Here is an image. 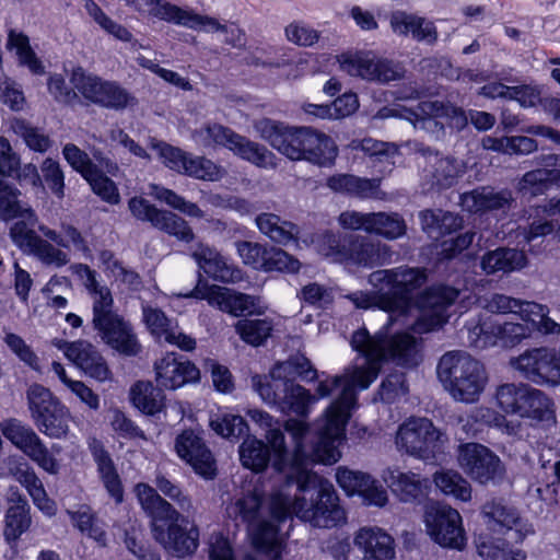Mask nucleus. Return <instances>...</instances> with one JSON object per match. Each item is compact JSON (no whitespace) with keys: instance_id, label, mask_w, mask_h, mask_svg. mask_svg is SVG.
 Returning <instances> with one entry per match:
<instances>
[{"instance_id":"nucleus-64","label":"nucleus","mask_w":560,"mask_h":560,"mask_svg":"<svg viewBox=\"0 0 560 560\" xmlns=\"http://www.w3.org/2000/svg\"><path fill=\"white\" fill-rule=\"evenodd\" d=\"M354 148L362 150L374 162L386 163L387 165H394V158L398 154L396 144L373 138L362 139Z\"/></svg>"},{"instance_id":"nucleus-1","label":"nucleus","mask_w":560,"mask_h":560,"mask_svg":"<svg viewBox=\"0 0 560 560\" xmlns=\"http://www.w3.org/2000/svg\"><path fill=\"white\" fill-rule=\"evenodd\" d=\"M246 415L265 431V438L275 455L272 467L287 475L288 483L296 485V492L293 495L283 492L273 494L271 511H280V515L285 516L289 510H293L296 517L318 528H332L346 524L347 513L339 503L332 483L310 468L313 462L322 460L316 458L314 452L318 438L311 453L305 448L304 440L308 425L298 419H288L284 422V429L294 443L293 454L289 457L280 420L260 409H248ZM317 425L320 428L322 419ZM317 430L318 434L319 429Z\"/></svg>"},{"instance_id":"nucleus-45","label":"nucleus","mask_w":560,"mask_h":560,"mask_svg":"<svg viewBox=\"0 0 560 560\" xmlns=\"http://www.w3.org/2000/svg\"><path fill=\"white\" fill-rule=\"evenodd\" d=\"M427 165L424 173L431 177L432 186L448 188L453 186L465 171L464 164L450 156H442L439 153H429L425 158Z\"/></svg>"},{"instance_id":"nucleus-38","label":"nucleus","mask_w":560,"mask_h":560,"mask_svg":"<svg viewBox=\"0 0 560 560\" xmlns=\"http://www.w3.org/2000/svg\"><path fill=\"white\" fill-rule=\"evenodd\" d=\"M10 475L23 486L33 500L35 506L45 515L51 516L56 512V505L47 495L42 480L33 467L26 462H20L9 468Z\"/></svg>"},{"instance_id":"nucleus-48","label":"nucleus","mask_w":560,"mask_h":560,"mask_svg":"<svg viewBox=\"0 0 560 560\" xmlns=\"http://www.w3.org/2000/svg\"><path fill=\"white\" fill-rule=\"evenodd\" d=\"M21 191L12 184L0 177V219L11 221L18 218L33 220L34 210L22 202L19 197Z\"/></svg>"},{"instance_id":"nucleus-56","label":"nucleus","mask_w":560,"mask_h":560,"mask_svg":"<svg viewBox=\"0 0 560 560\" xmlns=\"http://www.w3.org/2000/svg\"><path fill=\"white\" fill-rule=\"evenodd\" d=\"M435 486L446 495L467 502L471 499L470 483L455 470L436 471L433 477Z\"/></svg>"},{"instance_id":"nucleus-7","label":"nucleus","mask_w":560,"mask_h":560,"mask_svg":"<svg viewBox=\"0 0 560 560\" xmlns=\"http://www.w3.org/2000/svg\"><path fill=\"white\" fill-rule=\"evenodd\" d=\"M316 247L320 255L334 262L369 269L390 264L394 255L392 247L380 241L362 235L341 238L331 232L322 234Z\"/></svg>"},{"instance_id":"nucleus-2","label":"nucleus","mask_w":560,"mask_h":560,"mask_svg":"<svg viewBox=\"0 0 560 560\" xmlns=\"http://www.w3.org/2000/svg\"><path fill=\"white\" fill-rule=\"evenodd\" d=\"M351 347L364 362L348 368L341 376L319 382L316 389L318 397L325 398L341 388L340 396L329 406L322 419L318 442L314 450L316 458L328 465L337 463L341 457L339 446L345 440L351 410L357 405L355 389H366L377 378L383 361L389 360L397 365L413 366L421 359L418 339L406 334L386 339L383 331L372 336L365 328H361L353 332Z\"/></svg>"},{"instance_id":"nucleus-13","label":"nucleus","mask_w":560,"mask_h":560,"mask_svg":"<svg viewBox=\"0 0 560 560\" xmlns=\"http://www.w3.org/2000/svg\"><path fill=\"white\" fill-rule=\"evenodd\" d=\"M482 307L492 314L517 315L542 336H560V323L549 316L550 308L546 304L493 293L483 299Z\"/></svg>"},{"instance_id":"nucleus-16","label":"nucleus","mask_w":560,"mask_h":560,"mask_svg":"<svg viewBox=\"0 0 560 560\" xmlns=\"http://www.w3.org/2000/svg\"><path fill=\"white\" fill-rule=\"evenodd\" d=\"M0 430L7 440L43 470L50 475L59 472V462L30 425L19 419L10 418L0 423Z\"/></svg>"},{"instance_id":"nucleus-3","label":"nucleus","mask_w":560,"mask_h":560,"mask_svg":"<svg viewBox=\"0 0 560 560\" xmlns=\"http://www.w3.org/2000/svg\"><path fill=\"white\" fill-rule=\"evenodd\" d=\"M71 270L92 299V325L102 340L125 355L138 354L141 346L137 336L131 325L114 311L112 291L100 281L98 273L85 264H74Z\"/></svg>"},{"instance_id":"nucleus-37","label":"nucleus","mask_w":560,"mask_h":560,"mask_svg":"<svg viewBox=\"0 0 560 560\" xmlns=\"http://www.w3.org/2000/svg\"><path fill=\"white\" fill-rule=\"evenodd\" d=\"M389 24L393 32L399 36H409L417 42L433 44L438 40L434 23L423 16L395 11L390 14Z\"/></svg>"},{"instance_id":"nucleus-46","label":"nucleus","mask_w":560,"mask_h":560,"mask_svg":"<svg viewBox=\"0 0 560 560\" xmlns=\"http://www.w3.org/2000/svg\"><path fill=\"white\" fill-rule=\"evenodd\" d=\"M281 393L278 409L283 413L306 417L311 411V406L317 401V397L312 395L308 389L291 380H284Z\"/></svg>"},{"instance_id":"nucleus-10","label":"nucleus","mask_w":560,"mask_h":560,"mask_svg":"<svg viewBox=\"0 0 560 560\" xmlns=\"http://www.w3.org/2000/svg\"><path fill=\"white\" fill-rule=\"evenodd\" d=\"M26 398L31 417L43 434L50 439H62L68 434L70 411L48 388L33 384Z\"/></svg>"},{"instance_id":"nucleus-23","label":"nucleus","mask_w":560,"mask_h":560,"mask_svg":"<svg viewBox=\"0 0 560 560\" xmlns=\"http://www.w3.org/2000/svg\"><path fill=\"white\" fill-rule=\"evenodd\" d=\"M185 296L206 300L209 305L218 307L220 311L233 316H242L245 313H261L259 299L249 294L233 291L219 285H197Z\"/></svg>"},{"instance_id":"nucleus-63","label":"nucleus","mask_w":560,"mask_h":560,"mask_svg":"<svg viewBox=\"0 0 560 560\" xmlns=\"http://www.w3.org/2000/svg\"><path fill=\"white\" fill-rule=\"evenodd\" d=\"M336 480L348 495L359 494L361 497L363 491H366L368 487L372 485L371 475L347 467L337 468Z\"/></svg>"},{"instance_id":"nucleus-33","label":"nucleus","mask_w":560,"mask_h":560,"mask_svg":"<svg viewBox=\"0 0 560 560\" xmlns=\"http://www.w3.org/2000/svg\"><path fill=\"white\" fill-rule=\"evenodd\" d=\"M515 416L529 420L532 425L549 428L556 424L555 402L546 393L527 384Z\"/></svg>"},{"instance_id":"nucleus-34","label":"nucleus","mask_w":560,"mask_h":560,"mask_svg":"<svg viewBox=\"0 0 560 560\" xmlns=\"http://www.w3.org/2000/svg\"><path fill=\"white\" fill-rule=\"evenodd\" d=\"M515 416L529 420L532 425L549 428L556 424L555 402L546 393L527 384Z\"/></svg>"},{"instance_id":"nucleus-51","label":"nucleus","mask_w":560,"mask_h":560,"mask_svg":"<svg viewBox=\"0 0 560 560\" xmlns=\"http://www.w3.org/2000/svg\"><path fill=\"white\" fill-rule=\"evenodd\" d=\"M130 396L133 406L145 415L154 416L163 410L164 395L150 382H137Z\"/></svg>"},{"instance_id":"nucleus-5","label":"nucleus","mask_w":560,"mask_h":560,"mask_svg":"<svg viewBox=\"0 0 560 560\" xmlns=\"http://www.w3.org/2000/svg\"><path fill=\"white\" fill-rule=\"evenodd\" d=\"M428 276L424 269L400 266L392 269H380L369 276V283L386 292L380 298L381 306L387 316V324L380 330L386 339L393 337L388 334L389 326L405 318L411 306V294L427 282ZM401 332L394 334L400 335ZM411 336L410 334L405 332Z\"/></svg>"},{"instance_id":"nucleus-20","label":"nucleus","mask_w":560,"mask_h":560,"mask_svg":"<svg viewBox=\"0 0 560 560\" xmlns=\"http://www.w3.org/2000/svg\"><path fill=\"white\" fill-rule=\"evenodd\" d=\"M163 164L172 171L196 179L217 182L224 175V170L203 156H195L164 142L153 144Z\"/></svg>"},{"instance_id":"nucleus-11","label":"nucleus","mask_w":560,"mask_h":560,"mask_svg":"<svg viewBox=\"0 0 560 560\" xmlns=\"http://www.w3.org/2000/svg\"><path fill=\"white\" fill-rule=\"evenodd\" d=\"M192 138L202 147L222 145L258 167L275 165V155L267 148L248 140L222 125L208 124L196 130Z\"/></svg>"},{"instance_id":"nucleus-4","label":"nucleus","mask_w":560,"mask_h":560,"mask_svg":"<svg viewBox=\"0 0 560 560\" xmlns=\"http://www.w3.org/2000/svg\"><path fill=\"white\" fill-rule=\"evenodd\" d=\"M289 485L273 490L267 503L262 492L254 488L252 491L243 493L228 508L231 517L246 524L254 547L273 560L280 558L284 542V537L280 533V524L291 520L293 514L296 516V513L289 510L288 515L281 516L280 511L278 513L271 511V501L277 492L291 495L288 492Z\"/></svg>"},{"instance_id":"nucleus-31","label":"nucleus","mask_w":560,"mask_h":560,"mask_svg":"<svg viewBox=\"0 0 560 560\" xmlns=\"http://www.w3.org/2000/svg\"><path fill=\"white\" fill-rule=\"evenodd\" d=\"M191 257L198 267L214 280L237 283L244 278L242 269L230 264L214 247L207 244H197L191 252Z\"/></svg>"},{"instance_id":"nucleus-44","label":"nucleus","mask_w":560,"mask_h":560,"mask_svg":"<svg viewBox=\"0 0 560 560\" xmlns=\"http://www.w3.org/2000/svg\"><path fill=\"white\" fill-rule=\"evenodd\" d=\"M304 133L303 160L319 166L331 165L338 153L334 140L311 127H306Z\"/></svg>"},{"instance_id":"nucleus-25","label":"nucleus","mask_w":560,"mask_h":560,"mask_svg":"<svg viewBox=\"0 0 560 560\" xmlns=\"http://www.w3.org/2000/svg\"><path fill=\"white\" fill-rule=\"evenodd\" d=\"M175 451L198 476L206 480L215 478V459L202 438L195 431H183L175 440Z\"/></svg>"},{"instance_id":"nucleus-41","label":"nucleus","mask_w":560,"mask_h":560,"mask_svg":"<svg viewBox=\"0 0 560 560\" xmlns=\"http://www.w3.org/2000/svg\"><path fill=\"white\" fill-rule=\"evenodd\" d=\"M382 478L392 492L402 502L419 500L423 497L427 488V480L410 471L404 472L388 468L383 472Z\"/></svg>"},{"instance_id":"nucleus-43","label":"nucleus","mask_w":560,"mask_h":560,"mask_svg":"<svg viewBox=\"0 0 560 560\" xmlns=\"http://www.w3.org/2000/svg\"><path fill=\"white\" fill-rule=\"evenodd\" d=\"M527 264L528 260L523 250L499 247L487 252L481 257L480 267L486 275H495L522 270Z\"/></svg>"},{"instance_id":"nucleus-49","label":"nucleus","mask_w":560,"mask_h":560,"mask_svg":"<svg viewBox=\"0 0 560 560\" xmlns=\"http://www.w3.org/2000/svg\"><path fill=\"white\" fill-rule=\"evenodd\" d=\"M407 233L405 219L397 212H371L369 234L395 241Z\"/></svg>"},{"instance_id":"nucleus-22","label":"nucleus","mask_w":560,"mask_h":560,"mask_svg":"<svg viewBox=\"0 0 560 560\" xmlns=\"http://www.w3.org/2000/svg\"><path fill=\"white\" fill-rule=\"evenodd\" d=\"M139 5L147 8L150 15L173 23L176 25L185 26L195 31L205 32H225L226 26L221 24L217 19L201 15L192 10L183 9L176 4L165 0H138Z\"/></svg>"},{"instance_id":"nucleus-15","label":"nucleus","mask_w":560,"mask_h":560,"mask_svg":"<svg viewBox=\"0 0 560 560\" xmlns=\"http://www.w3.org/2000/svg\"><path fill=\"white\" fill-rule=\"evenodd\" d=\"M72 88L86 101L110 109H122L131 100L130 94L115 81L85 71L77 67L71 71Z\"/></svg>"},{"instance_id":"nucleus-59","label":"nucleus","mask_w":560,"mask_h":560,"mask_svg":"<svg viewBox=\"0 0 560 560\" xmlns=\"http://www.w3.org/2000/svg\"><path fill=\"white\" fill-rule=\"evenodd\" d=\"M559 179L560 170L537 168L524 174L518 183V188L524 195L538 196Z\"/></svg>"},{"instance_id":"nucleus-55","label":"nucleus","mask_w":560,"mask_h":560,"mask_svg":"<svg viewBox=\"0 0 560 560\" xmlns=\"http://www.w3.org/2000/svg\"><path fill=\"white\" fill-rule=\"evenodd\" d=\"M31 508L9 506L4 513L3 537L8 544H15L32 526Z\"/></svg>"},{"instance_id":"nucleus-42","label":"nucleus","mask_w":560,"mask_h":560,"mask_svg":"<svg viewBox=\"0 0 560 560\" xmlns=\"http://www.w3.org/2000/svg\"><path fill=\"white\" fill-rule=\"evenodd\" d=\"M327 185L337 192L348 194L360 199H383L380 178H363L350 174H340L328 178Z\"/></svg>"},{"instance_id":"nucleus-60","label":"nucleus","mask_w":560,"mask_h":560,"mask_svg":"<svg viewBox=\"0 0 560 560\" xmlns=\"http://www.w3.org/2000/svg\"><path fill=\"white\" fill-rule=\"evenodd\" d=\"M38 229L45 237L55 242L60 247H73L75 250L81 252L83 254L90 253V247L88 245L86 240L83 237L81 232L71 224H62L61 234L45 225H39Z\"/></svg>"},{"instance_id":"nucleus-27","label":"nucleus","mask_w":560,"mask_h":560,"mask_svg":"<svg viewBox=\"0 0 560 560\" xmlns=\"http://www.w3.org/2000/svg\"><path fill=\"white\" fill-rule=\"evenodd\" d=\"M451 116H458L462 122L466 121L457 108L446 105L439 101H424L417 105L415 109H407L405 118L409 120L416 129L425 130L440 139L444 136V124L442 119Z\"/></svg>"},{"instance_id":"nucleus-9","label":"nucleus","mask_w":560,"mask_h":560,"mask_svg":"<svg viewBox=\"0 0 560 560\" xmlns=\"http://www.w3.org/2000/svg\"><path fill=\"white\" fill-rule=\"evenodd\" d=\"M526 383H503L495 386L491 402L497 408L480 406L471 412V418L488 427L499 429L508 435H517L522 430V423L510 420L508 415L515 416L525 393Z\"/></svg>"},{"instance_id":"nucleus-58","label":"nucleus","mask_w":560,"mask_h":560,"mask_svg":"<svg viewBox=\"0 0 560 560\" xmlns=\"http://www.w3.org/2000/svg\"><path fill=\"white\" fill-rule=\"evenodd\" d=\"M270 375L275 380H291L293 382L295 376H301L305 381H314L317 372L306 358L295 357L277 363L270 371Z\"/></svg>"},{"instance_id":"nucleus-8","label":"nucleus","mask_w":560,"mask_h":560,"mask_svg":"<svg viewBox=\"0 0 560 560\" xmlns=\"http://www.w3.org/2000/svg\"><path fill=\"white\" fill-rule=\"evenodd\" d=\"M465 327L468 342L476 349L490 347L512 349L530 338L535 331L528 323L501 322L492 316H478L467 322Z\"/></svg>"},{"instance_id":"nucleus-14","label":"nucleus","mask_w":560,"mask_h":560,"mask_svg":"<svg viewBox=\"0 0 560 560\" xmlns=\"http://www.w3.org/2000/svg\"><path fill=\"white\" fill-rule=\"evenodd\" d=\"M340 69L347 74L370 82L388 83L400 80L404 69L372 50L347 51L338 56Z\"/></svg>"},{"instance_id":"nucleus-40","label":"nucleus","mask_w":560,"mask_h":560,"mask_svg":"<svg viewBox=\"0 0 560 560\" xmlns=\"http://www.w3.org/2000/svg\"><path fill=\"white\" fill-rule=\"evenodd\" d=\"M155 540L180 558L195 552L198 547L199 530L196 526L185 530L179 524H168L167 528L155 527Z\"/></svg>"},{"instance_id":"nucleus-32","label":"nucleus","mask_w":560,"mask_h":560,"mask_svg":"<svg viewBox=\"0 0 560 560\" xmlns=\"http://www.w3.org/2000/svg\"><path fill=\"white\" fill-rule=\"evenodd\" d=\"M136 493L142 509L152 517L154 537L155 527L167 528L168 524H178V522L185 521L179 512L149 485L138 483Z\"/></svg>"},{"instance_id":"nucleus-18","label":"nucleus","mask_w":560,"mask_h":560,"mask_svg":"<svg viewBox=\"0 0 560 560\" xmlns=\"http://www.w3.org/2000/svg\"><path fill=\"white\" fill-rule=\"evenodd\" d=\"M424 523L430 537L440 546L462 550L466 545L462 516L448 505H431L424 514Z\"/></svg>"},{"instance_id":"nucleus-28","label":"nucleus","mask_w":560,"mask_h":560,"mask_svg":"<svg viewBox=\"0 0 560 560\" xmlns=\"http://www.w3.org/2000/svg\"><path fill=\"white\" fill-rule=\"evenodd\" d=\"M55 346L89 376L97 381H106L109 377L105 360L92 343L84 340L73 342L59 340Z\"/></svg>"},{"instance_id":"nucleus-39","label":"nucleus","mask_w":560,"mask_h":560,"mask_svg":"<svg viewBox=\"0 0 560 560\" xmlns=\"http://www.w3.org/2000/svg\"><path fill=\"white\" fill-rule=\"evenodd\" d=\"M512 201V192L508 189L495 191L490 187H481L460 195L463 210L470 213L506 209Z\"/></svg>"},{"instance_id":"nucleus-57","label":"nucleus","mask_w":560,"mask_h":560,"mask_svg":"<svg viewBox=\"0 0 560 560\" xmlns=\"http://www.w3.org/2000/svg\"><path fill=\"white\" fill-rule=\"evenodd\" d=\"M154 228L175 237L183 243H190L195 240V233L189 223L178 214L162 210L155 218Z\"/></svg>"},{"instance_id":"nucleus-54","label":"nucleus","mask_w":560,"mask_h":560,"mask_svg":"<svg viewBox=\"0 0 560 560\" xmlns=\"http://www.w3.org/2000/svg\"><path fill=\"white\" fill-rule=\"evenodd\" d=\"M476 549L483 560H525L526 552L522 549H510L502 539L480 535L476 539Z\"/></svg>"},{"instance_id":"nucleus-29","label":"nucleus","mask_w":560,"mask_h":560,"mask_svg":"<svg viewBox=\"0 0 560 560\" xmlns=\"http://www.w3.org/2000/svg\"><path fill=\"white\" fill-rule=\"evenodd\" d=\"M143 320L150 332L159 340L178 347L184 351H191L196 340L184 334L175 319L168 318L160 308L150 305L142 306Z\"/></svg>"},{"instance_id":"nucleus-35","label":"nucleus","mask_w":560,"mask_h":560,"mask_svg":"<svg viewBox=\"0 0 560 560\" xmlns=\"http://www.w3.org/2000/svg\"><path fill=\"white\" fill-rule=\"evenodd\" d=\"M155 381L160 387L176 389L199 378V370L190 362L183 361L175 353H167L154 364Z\"/></svg>"},{"instance_id":"nucleus-62","label":"nucleus","mask_w":560,"mask_h":560,"mask_svg":"<svg viewBox=\"0 0 560 560\" xmlns=\"http://www.w3.org/2000/svg\"><path fill=\"white\" fill-rule=\"evenodd\" d=\"M12 129L32 151L45 153L51 147L50 138L24 119H15Z\"/></svg>"},{"instance_id":"nucleus-19","label":"nucleus","mask_w":560,"mask_h":560,"mask_svg":"<svg viewBox=\"0 0 560 560\" xmlns=\"http://www.w3.org/2000/svg\"><path fill=\"white\" fill-rule=\"evenodd\" d=\"M459 291L447 285H434L425 290L418 303L421 314L411 325L416 334H424L442 327L448 318L447 307L458 298Z\"/></svg>"},{"instance_id":"nucleus-24","label":"nucleus","mask_w":560,"mask_h":560,"mask_svg":"<svg viewBox=\"0 0 560 560\" xmlns=\"http://www.w3.org/2000/svg\"><path fill=\"white\" fill-rule=\"evenodd\" d=\"M306 127H289L272 119H260L255 124L259 136L273 149L290 160H303L304 131Z\"/></svg>"},{"instance_id":"nucleus-26","label":"nucleus","mask_w":560,"mask_h":560,"mask_svg":"<svg viewBox=\"0 0 560 560\" xmlns=\"http://www.w3.org/2000/svg\"><path fill=\"white\" fill-rule=\"evenodd\" d=\"M481 515L487 527L493 532L503 534L513 530L516 542H523L527 536L534 534L533 526L520 516L517 510L501 501L492 500L485 503Z\"/></svg>"},{"instance_id":"nucleus-61","label":"nucleus","mask_w":560,"mask_h":560,"mask_svg":"<svg viewBox=\"0 0 560 560\" xmlns=\"http://www.w3.org/2000/svg\"><path fill=\"white\" fill-rule=\"evenodd\" d=\"M151 195L162 201L165 202L171 208L178 210L179 212L191 217L201 219L205 217L203 211L194 202L187 201L184 197L179 196L175 191L159 186L153 185L151 189Z\"/></svg>"},{"instance_id":"nucleus-53","label":"nucleus","mask_w":560,"mask_h":560,"mask_svg":"<svg viewBox=\"0 0 560 560\" xmlns=\"http://www.w3.org/2000/svg\"><path fill=\"white\" fill-rule=\"evenodd\" d=\"M240 338L253 347L262 346L271 336L273 320L271 318H244L235 324Z\"/></svg>"},{"instance_id":"nucleus-36","label":"nucleus","mask_w":560,"mask_h":560,"mask_svg":"<svg viewBox=\"0 0 560 560\" xmlns=\"http://www.w3.org/2000/svg\"><path fill=\"white\" fill-rule=\"evenodd\" d=\"M88 444L104 488L117 504L121 503L124 501V488L110 454L96 438L90 439Z\"/></svg>"},{"instance_id":"nucleus-47","label":"nucleus","mask_w":560,"mask_h":560,"mask_svg":"<svg viewBox=\"0 0 560 560\" xmlns=\"http://www.w3.org/2000/svg\"><path fill=\"white\" fill-rule=\"evenodd\" d=\"M256 225L259 231L268 236L272 242L289 245L296 242L300 230L299 226L292 222L282 220L279 215L273 213H261L256 218Z\"/></svg>"},{"instance_id":"nucleus-52","label":"nucleus","mask_w":560,"mask_h":560,"mask_svg":"<svg viewBox=\"0 0 560 560\" xmlns=\"http://www.w3.org/2000/svg\"><path fill=\"white\" fill-rule=\"evenodd\" d=\"M238 453L242 465L255 472L265 470L270 462L267 444L255 436H247L240 445Z\"/></svg>"},{"instance_id":"nucleus-6","label":"nucleus","mask_w":560,"mask_h":560,"mask_svg":"<svg viewBox=\"0 0 560 560\" xmlns=\"http://www.w3.org/2000/svg\"><path fill=\"white\" fill-rule=\"evenodd\" d=\"M444 388L456 400L466 404L477 401L488 383L485 365L466 351L444 353L436 368Z\"/></svg>"},{"instance_id":"nucleus-30","label":"nucleus","mask_w":560,"mask_h":560,"mask_svg":"<svg viewBox=\"0 0 560 560\" xmlns=\"http://www.w3.org/2000/svg\"><path fill=\"white\" fill-rule=\"evenodd\" d=\"M353 546L361 552V560H393L395 540L378 526H362L353 534Z\"/></svg>"},{"instance_id":"nucleus-12","label":"nucleus","mask_w":560,"mask_h":560,"mask_svg":"<svg viewBox=\"0 0 560 560\" xmlns=\"http://www.w3.org/2000/svg\"><path fill=\"white\" fill-rule=\"evenodd\" d=\"M447 438L428 418L411 417L396 432L395 444L399 452L429 460L441 452Z\"/></svg>"},{"instance_id":"nucleus-21","label":"nucleus","mask_w":560,"mask_h":560,"mask_svg":"<svg viewBox=\"0 0 560 560\" xmlns=\"http://www.w3.org/2000/svg\"><path fill=\"white\" fill-rule=\"evenodd\" d=\"M457 459L464 472L482 485L494 481L504 474V466L500 457L479 443L460 445Z\"/></svg>"},{"instance_id":"nucleus-50","label":"nucleus","mask_w":560,"mask_h":560,"mask_svg":"<svg viewBox=\"0 0 560 560\" xmlns=\"http://www.w3.org/2000/svg\"><path fill=\"white\" fill-rule=\"evenodd\" d=\"M7 48L14 50L19 65L26 67L33 74L45 73V66L32 48L30 38L25 34L11 30L8 34Z\"/></svg>"},{"instance_id":"nucleus-17","label":"nucleus","mask_w":560,"mask_h":560,"mask_svg":"<svg viewBox=\"0 0 560 560\" xmlns=\"http://www.w3.org/2000/svg\"><path fill=\"white\" fill-rule=\"evenodd\" d=\"M510 365L528 382L539 386L560 385V365L556 349H527L510 360Z\"/></svg>"}]
</instances>
